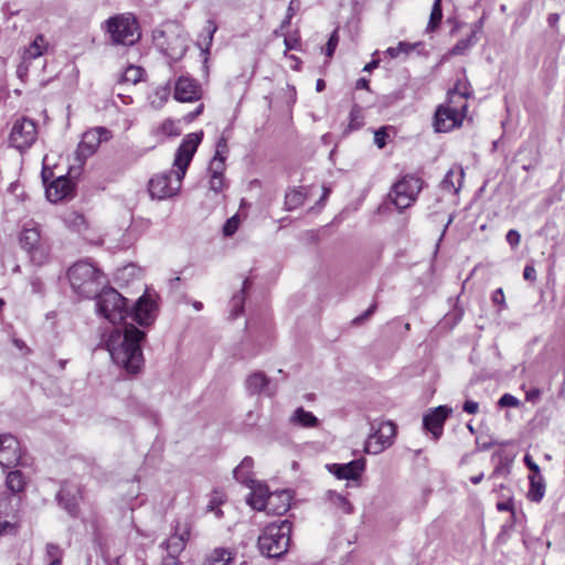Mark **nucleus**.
I'll use <instances>...</instances> for the list:
<instances>
[{"label": "nucleus", "mask_w": 565, "mask_h": 565, "mask_svg": "<svg viewBox=\"0 0 565 565\" xmlns=\"http://www.w3.org/2000/svg\"><path fill=\"white\" fill-rule=\"evenodd\" d=\"M419 45H420V42H417V43L399 42L396 46L388 47L385 53L391 58H396L401 54L408 55L413 50H415Z\"/></svg>", "instance_id": "e433bc0d"}, {"label": "nucleus", "mask_w": 565, "mask_h": 565, "mask_svg": "<svg viewBox=\"0 0 565 565\" xmlns=\"http://www.w3.org/2000/svg\"><path fill=\"white\" fill-rule=\"evenodd\" d=\"M326 497L328 502L338 511L344 514H350L353 512V505L344 495L338 493L337 491L329 490L327 491Z\"/></svg>", "instance_id": "cd10ccee"}, {"label": "nucleus", "mask_w": 565, "mask_h": 565, "mask_svg": "<svg viewBox=\"0 0 565 565\" xmlns=\"http://www.w3.org/2000/svg\"><path fill=\"white\" fill-rule=\"evenodd\" d=\"M246 388L252 395L264 393L271 396L276 392V388L270 385L269 379L263 372L252 373L246 379Z\"/></svg>", "instance_id": "5701e85b"}, {"label": "nucleus", "mask_w": 565, "mask_h": 565, "mask_svg": "<svg viewBox=\"0 0 565 565\" xmlns=\"http://www.w3.org/2000/svg\"><path fill=\"white\" fill-rule=\"evenodd\" d=\"M248 487L252 489V491L246 500L247 503L254 510L267 512V501H268L269 494H271V492L268 491L267 486L262 484V483H256L254 481V483H249Z\"/></svg>", "instance_id": "b1692460"}, {"label": "nucleus", "mask_w": 565, "mask_h": 565, "mask_svg": "<svg viewBox=\"0 0 565 565\" xmlns=\"http://www.w3.org/2000/svg\"><path fill=\"white\" fill-rule=\"evenodd\" d=\"M94 297L97 313L113 324L121 322L127 316L139 326H150L154 321L156 305L148 296H141L131 312L128 311L127 299L113 287L103 288Z\"/></svg>", "instance_id": "f257e3e1"}, {"label": "nucleus", "mask_w": 565, "mask_h": 565, "mask_svg": "<svg viewBox=\"0 0 565 565\" xmlns=\"http://www.w3.org/2000/svg\"><path fill=\"white\" fill-rule=\"evenodd\" d=\"M497 509L499 511H512L513 512V503L511 500L501 501L497 503Z\"/></svg>", "instance_id": "680f3d73"}, {"label": "nucleus", "mask_w": 565, "mask_h": 565, "mask_svg": "<svg viewBox=\"0 0 565 565\" xmlns=\"http://www.w3.org/2000/svg\"><path fill=\"white\" fill-rule=\"evenodd\" d=\"M191 524L188 520H178L174 525V533L161 543L167 556L179 557L190 537Z\"/></svg>", "instance_id": "f8f14e48"}, {"label": "nucleus", "mask_w": 565, "mask_h": 565, "mask_svg": "<svg viewBox=\"0 0 565 565\" xmlns=\"http://www.w3.org/2000/svg\"><path fill=\"white\" fill-rule=\"evenodd\" d=\"M298 8H299V2L297 0H291L288 6V9H287L288 18H292L295 15L296 11L298 10Z\"/></svg>", "instance_id": "0e129e2a"}, {"label": "nucleus", "mask_w": 565, "mask_h": 565, "mask_svg": "<svg viewBox=\"0 0 565 565\" xmlns=\"http://www.w3.org/2000/svg\"><path fill=\"white\" fill-rule=\"evenodd\" d=\"M174 98L181 103H190L201 98V87L192 78L181 76L174 85Z\"/></svg>", "instance_id": "6ab92c4d"}, {"label": "nucleus", "mask_w": 565, "mask_h": 565, "mask_svg": "<svg viewBox=\"0 0 565 565\" xmlns=\"http://www.w3.org/2000/svg\"><path fill=\"white\" fill-rule=\"evenodd\" d=\"M305 193L302 192V190H290L289 192L286 193L285 195V206L288 211H292L297 207H299L300 205L303 204L305 202Z\"/></svg>", "instance_id": "f704fd0d"}, {"label": "nucleus", "mask_w": 565, "mask_h": 565, "mask_svg": "<svg viewBox=\"0 0 565 565\" xmlns=\"http://www.w3.org/2000/svg\"><path fill=\"white\" fill-rule=\"evenodd\" d=\"M523 277L527 281L536 280V270L532 264H526L523 270Z\"/></svg>", "instance_id": "4d7b16f0"}, {"label": "nucleus", "mask_w": 565, "mask_h": 565, "mask_svg": "<svg viewBox=\"0 0 565 565\" xmlns=\"http://www.w3.org/2000/svg\"><path fill=\"white\" fill-rule=\"evenodd\" d=\"M110 137L109 130L104 127H96L86 131L81 142L77 146L76 154L78 159H87L90 157L96 149L99 147L103 140H108Z\"/></svg>", "instance_id": "4468645a"}, {"label": "nucleus", "mask_w": 565, "mask_h": 565, "mask_svg": "<svg viewBox=\"0 0 565 565\" xmlns=\"http://www.w3.org/2000/svg\"><path fill=\"white\" fill-rule=\"evenodd\" d=\"M225 157L214 156L209 167L210 174L223 175L225 170Z\"/></svg>", "instance_id": "37998d69"}, {"label": "nucleus", "mask_w": 565, "mask_h": 565, "mask_svg": "<svg viewBox=\"0 0 565 565\" xmlns=\"http://www.w3.org/2000/svg\"><path fill=\"white\" fill-rule=\"evenodd\" d=\"M238 225H239V217L237 215L230 217L223 226L224 235L232 236L237 231Z\"/></svg>", "instance_id": "de8ad7c7"}, {"label": "nucleus", "mask_w": 565, "mask_h": 565, "mask_svg": "<svg viewBox=\"0 0 565 565\" xmlns=\"http://www.w3.org/2000/svg\"><path fill=\"white\" fill-rule=\"evenodd\" d=\"M104 29L111 45L131 46L141 38L138 20L130 12L108 18Z\"/></svg>", "instance_id": "39448f33"}, {"label": "nucleus", "mask_w": 565, "mask_h": 565, "mask_svg": "<svg viewBox=\"0 0 565 565\" xmlns=\"http://www.w3.org/2000/svg\"><path fill=\"white\" fill-rule=\"evenodd\" d=\"M13 495L7 494L6 492L0 494V518L8 516L11 512H13L14 508L12 505Z\"/></svg>", "instance_id": "79ce46f5"}, {"label": "nucleus", "mask_w": 565, "mask_h": 565, "mask_svg": "<svg viewBox=\"0 0 565 565\" xmlns=\"http://www.w3.org/2000/svg\"><path fill=\"white\" fill-rule=\"evenodd\" d=\"M202 137L203 132H193L184 137L174 157L173 166L177 170L161 172L150 179L148 191L151 198L164 200L178 194L186 169L201 143Z\"/></svg>", "instance_id": "f03ea898"}, {"label": "nucleus", "mask_w": 565, "mask_h": 565, "mask_svg": "<svg viewBox=\"0 0 565 565\" xmlns=\"http://www.w3.org/2000/svg\"><path fill=\"white\" fill-rule=\"evenodd\" d=\"M210 189L214 192H221L224 188V178L223 175L210 174Z\"/></svg>", "instance_id": "864d4df0"}, {"label": "nucleus", "mask_w": 565, "mask_h": 565, "mask_svg": "<svg viewBox=\"0 0 565 565\" xmlns=\"http://www.w3.org/2000/svg\"><path fill=\"white\" fill-rule=\"evenodd\" d=\"M491 299L493 303L501 306V308H505V299L502 288L495 289L492 294Z\"/></svg>", "instance_id": "6e6d98bb"}, {"label": "nucleus", "mask_w": 565, "mask_h": 565, "mask_svg": "<svg viewBox=\"0 0 565 565\" xmlns=\"http://www.w3.org/2000/svg\"><path fill=\"white\" fill-rule=\"evenodd\" d=\"M47 43L43 35H36L25 51V58H36L46 51Z\"/></svg>", "instance_id": "2f4dec72"}, {"label": "nucleus", "mask_w": 565, "mask_h": 565, "mask_svg": "<svg viewBox=\"0 0 565 565\" xmlns=\"http://www.w3.org/2000/svg\"><path fill=\"white\" fill-rule=\"evenodd\" d=\"M152 39L154 45L172 61L181 60L186 52V35L177 22H166L158 26Z\"/></svg>", "instance_id": "423d86ee"}, {"label": "nucleus", "mask_w": 565, "mask_h": 565, "mask_svg": "<svg viewBox=\"0 0 565 565\" xmlns=\"http://www.w3.org/2000/svg\"><path fill=\"white\" fill-rule=\"evenodd\" d=\"M364 125V115L363 109L354 105L350 113V121H349V129L350 130H358Z\"/></svg>", "instance_id": "58836bf2"}, {"label": "nucleus", "mask_w": 565, "mask_h": 565, "mask_svg": "<svg viewBox=\"0 0 565 565\" xmlns=\"http://www.w3.org/2000/svg\"><path fill=\"white\" fill-rule=\"evenodd\" d=\"M46 557L49 563H61L63 557V551L58 545L54 543H47Z\"/></svg>", "instance_id": "a19ab883"}, {"label": "nucleus", "mask_w": 565, "mask_h": 565, "mask_svg": "<svg viewBox=\"0 0 565 565\" xmlns=\"http://www.w3.org/2000/svg\"><path fill=\"white\" fill-rule=\"evenodd\" d=\"M291 523L288 520L267 525L258 537V548L267 557H280L290 544Z\"/></svg>", "instance_id": "0eeeda50"}, {"label": "nucleus", "mask_w": 565, "mask_h": 565, "mask_svg": "<svg viewBox=\"0 0 565 565\" xmlns=\"http://www.w3.org/2000/svg\"><path fill=\"white\" fill-rule=\"evenodd\" d=\"M356 88L358 89H370V86H369V79L362 77L360 79H358L356 82Z\"/></svg>", "instance_id": "774afa93"}, {"label": "nucleus", "mask_w": 565, "mask_h": 565, "mask_svg": "<svg viewBox=\"0 0 565 565\" xmlns=\"http://www.w3.org/2000/svg\"><path fill=\"white\" fill-rule=\"evenodd\" d=\"M507 243L512 249H515L521 241V235L516 230H510L505 235Z\"/></svg>", "instance_id": "3c124183"}, {"label": "nucleus", "mask_w": 565, "mask_h": 565, "mask_svg": "<svg viewBox=\"0 0 565 565\" xmlns=\"http://www.w3.org/2000/svg\"><path fill=\"white\" fill-rule=\"evenodd\" d=\"M58 504L72 516L78 513V503L82 499L81 489L72 482H63L56 495Z\"/></svg>", "instance_id": "dca6fc26"}, {"label": "nucleus", "mask_w": 565, "mask_h": 565, "mask_svg": "<svg viewBox=\"0 0 565 565\" xmlns=\"http://www.w3.org/2000/svg\"><path fill=\"white\" fill-rule=\"evenodd\" d=\"M388 138L387 127H381L374 132V143L383 149L386 146V140Z\"/></svg>", "instance_id": "09e8293b"}, {"label": "nucleus", "mask_w": 565, "mask_h": 565, "mask_svg": "<svg viewBox=\"0 0 565 565\" xmlns=\"http://www.w3.org/2000/svg\"><path fill=\"white\" fill-rule=\"evenodd\" d=\"M484 24V17H481L475 24L470 35H475L477 38V33L480 32Z\"/></svg>", "instance_id": "69168bd1"}, {"label": "nucleus", "mask_w": 565, "mask_h": 565, "mask_svg": "<svg viewBox=\"0 0 565 565\" xmlns=\"http://www.w3.org/2000/svg\"><path fill=\"white\" fill-rule=\"evenodd\" d=\"M376 309V303H373L364 313L354 319L355 323H361L366 320Z\"/></svg>", "instance_id": "052dcab7"}, {"label": "nucleus", "mask_w": 565, "mask_h": 565, "mask_svg": "<svg viewBox=\"0 0 565 565\" xmlns=\"http://www.w3.org/2000/svg\"><path fill=\"white\" fill-rule=\"evenodd\" d=\"M338 43H339V35H338V31L334 30L331 33L329 41L327 42V45H326V55L328 57H331L333 55Z\"/></svg>", "instance_id": "8fccbe9b"}, {"label": "nucleus", "mask_w": 565, "mask_h": 565, "mask_svg": "<svg viewBox=\"0 0 565 565\" xmlns=\"http://www.w3.org/2000/svg\"><path fill=\"white\" fill-rule=\"evenodd\" d=\"M463 180V171L459 169L458 171L449 170L445 178L443 179L440 186L444 191L450 193H458L461 188V183Z\"/></svg>", "instance_id": "a878e982"}, {"label": "nucleus", "mask_w": 565, "mask_h": 565, "mask_svg": "<svg viewBox=\"0 0 565 565\" xmlns=\"http://www.w3.org/2000/svg\"><path fill=\"white\" fill-rule=\"evenodd\" d=\"M327 469L338 479L356 481L365 469V461L355 459L348 463H330L327 465Z\"/></svg>", "instance_id": "a211bd4d"}, {"label": "nucleus", "mask_w": 565, "mask_h": 565, "mask_svg": "<svg viewBox=\"0 0 565 565\" xmlns=\"http://www.w3.org/2000/svg\"><path fill=\"white\" fill-rule=\"evenodd\" d=\"M146 333L134 324L124 327L122 335L117 333L119 343L116 344V335L113 334L108 344V350L113 361L124 367L129 373H137L143 362V355L140 342L145 339Z\"/></svg>", "instance_id": "7ed1b4c3"}, {"label": "nucleus", "mask_w": 565, "mask_h": 565, "mask_svg": "<svg viewBox=\"0 0 565 565\" xmlns=\"http://www.w3.org/2000/svg\"><path fill=\"white\" fill-rule=\"evenodd\" d=\"M462 409L466 413L476 414L478 412V409H479V404L477 402H473V401H466L463 403Z\"/></svg>", "instance_id": "bf43d9fd"}, {"label": "nucleus", "mask_w": 565, "mask_h": 565, "mask_svg": "<svg viewBox=\"0 0 565 565\" xmlns=\"http://www.w3.org/2000/svg\"><path fill=\"white\" fill-rule=\"evenodd\" d=\"M159 129L164 136H179L181 132L178 124L172 119H166Z\"/></svg>", "instance_id": "c03bdc74"}, {"label": "nucleus", "mask_w": 565, "mask_h": 565, "mask_svg": "<svg viewBox=\"0 0 565 565\" xmlns=\"http://www.w3.org/2000/svg\"><path fill=\"white\" fill-rule=\"evenodd\" d=\"M498 404L500 407H516L519 399L511 394H504L500 397Z\"/></svg>", "instance_id": "603ef678"}, {"label": "nucleus", "mask_w": 565, "mask_h": 565, "mask_svg": "<svg viewBox=\"0 0 565 565\" xmlns=\"http://www.w3.org/2000/svg\"><path fill=\"white\" fill-rule=\"evenodd\" d=\"M450 414L451 409L447 406H438L424 416L423 426L433 434L435 439H438L443 434L444 423Z\"/></svg>", "instance_id": "aec40b11"}, {"label": "nucleus", "mask_w": 565, "mask_h": 565, "mask_svg": "<svg viewBox=\"0 0 565 565\" xmlns=\"http://www.w3.org/2000/svg\"><path fill=\"white\" fill-rule=\"evenodd\" d=\"M232 561V551L223 547L215 548L207 558L209 565H227Z\"/></svg>", "instance_id": "7c9ffc66"}, {"label": "nucleus", "mask_w": 565, "mask_h": 565, "mask_svg": "<svg viewBox=\"0 0 565 565\" xmlns=\"http://www.w3.org/2000/svg\"><path fill=\"white\" fill-rule=\"evenodd\" d=\"M203 108H204L203 104H200V105L196 107V109H195L194 111L189 113V114L185 116V120H186V121H192V120H194L199 115H201V114H202Z\"/></svg>", "instance_id": "e2e57ef3"}, {"label": "nucleus", "mask_w": 565, "mask_h": 565, "mask_svg": "<svg viewBox=\"0 0 565 565\" xmlns=\"http://www.w3.org/2000/svg\"><path fill=\"white\" fill-rule=\"evenodd\" d=\"M217 30V25L213 20H209L206 22V25L204 26L203 32L206 33V35L202 39V43L209 49L213 41V35Z\"/></svg>", "instance_id": "49530a36"}, {"label": "nucleus", "mask_w": 565, "mask_h": 565, "mask_svg": "<svg viewBox=\"0 0 565 565\" xmlns=\"http://www.w3.org/2000/svg\"><path fill=\"white\" fill-rule=\"evenodd\" d=\"M223 499L218 494H213L207 504V511L213 512L217 519L223 516V511L220 507L223 504Z\"/></svg>", "instance_id": "a18cd8bd"}, {"label": "nucleus", "mask_w": 565, "mask_h": 565, "mask_svg": "<svg viewBox=\"0 0 565 565\" xmlns=\"http://www.w3.org/2000/svg\"><path fill=\"white\" fill-rule=\"evenodd\" d=\"M443 20L441 0H435L433 3L429 21L427 24V32H434L438 29Z\"/></svg>", "instance_id": "473e14b6"}, {"label": "nucleus", "mask_w": 565, "mask_h": 565, "mask_svg": "<svg viewBox=\"0 0 565 565\" xmlns=\"http://www.w3.org/2000/svg\"><path fill=\"white\" fill-rule=\"evenodd\" d=\"M21 448L19 440L10 435H0V466L4 468L20 463Z\"/></svg>", "instance_id": "2eb2a0df"}, {"label": "nucleus", "mask_w": 565, "mask_h": 565, "mask_svg": "<svg viewBox=\"0 0 565 565\" xmlns=\"http://www.w3.org/2000/svg\"><path fill=\"white\" fill-rule=\"evenodd\" d=\"M422 189L423 181L420 178L406 174L392 186L390 199L402 211L414 204Z\"/></svg>", "instance_id": "6e6552de"}, {"label": "nucleus", "mask_w": 565, "mask_h": 565, "mask_svg": "<svg viewBox=\"0 0 565 565\" xmlns=\"http://www.w3.org/2000/svg\"><path fill=\"white\" fill-rule=\"evenodd\" d=\"M24 478L19 470L10 471L6 479V486L11 491L10 495L19 493L24 488Z\"/></svg>", "instance_id": "c756f323"}, {"label": "nucleus", "mask_w": 565, "mask_h": 565, "mask_svg": "<svg viewBox=\"0 0 565 565\" xmlns=\"http://www.w3.org/2000/svg\"><path fill=\"white\" fill-rule=\"evenodd\" d=\"M290 423L305 428H312L318 426L319 420L311 412L306 411L303 407H298L290 417Z\"/></svg>", "instance_id": "bb28decb"}, {"label": "nucleus", "mask_w": 565, "mask_h": 565, "mask_svg": "<svg viewBox=\"0 0 565 565\" xmlns=\"http://www.w3.org/2000/svg\"><path fill=\"white\" fill-rule=\"evenodd\" d=\"M465 116L456 113L455 108L440 105L434 116V127L437 132H448L461 125Z\"/></svg>", "instance_id": "f3484780"}, {"label": "nucleus", "mask_w": 565, "mask_h": 565, "mask_svg": "<svg viewBox=\"0 0 565 565\" xmlns=\"http://www.w3.org/2000/svg\"><path fill=\"white\" fill-rule=\"evenodd\" d=\"M248 284H249V281L247 279H245L243 282V288H242L241 292L235 294L231 299V306H232L231 315L233 318H237L244 311V302H245L244 291H245V288L248 286Z\"/></svg>", "instance_id": "72a5a7b5"}, {"label": "nucleus", "mask_w": 565, "mask_h": 565, "mask_svg": "<svg viewBox=\"0 0 565 565\" xmlns=\"http://www.w3.org/2000/svg\"><path fill=\"white\" fill-rule=\"evenodd\" d=\"M524 463L526 465L529 470L533 472L531 476H540L541 475L539 465L532 460L530 455L524 456Z\"/></svg>", "instance_id": "13d9d810"}, {"label": "nucleus", "mask_w": 565, "mask_h": 565, "mask_svg": "<svg viewBox=\"0 0 565 565\" xmlns=\"http://www.w3.org/2000/svg\"><path fill=\"white\" fill-rule=\"evenodd\" d=\"M72 289L77 295L92 298L105 282L103 273L88 262H77L67 270Z\"/></svg>", "instance_id": "20e7f679"}, {"label": "nucleus", "mask_w": 565, "mask_h": 565, "mask_svg": "<svg viewBox=\"0 0 565 565\" xmlns=\"http://www.w3.org/2000/svg\"><path fill=\"white\" fill-rule=\"evenodd\" d=\"M228 152V147H227V139L222 136L218 140H217V143H216V151H215V154L214 156H217V157H225L226 158V154Z\"/></svg>", "instance_id": "5fc2aeb1"}, {"label": "nucleus", "mask_w": 565, "mask_h": 565, "mask_svg": "<svg viewBox=\"0 0 565 565\" xmlns=\"http://www.w3.org/2000/svg\"><path fill=\"white\" fill-rule=\"evenodd\" d=\"M374 430L365 443L364 451L372 455L382 452L385 448L390 447L396 434V427L392 422H382Z\"/></svg>", "instance_id": "9b49d317"}, {"label": "nucleus", "mask_w": 565, "mask_h": 565, "mask_svg": "<svg viewBox=\"0 0 565 565\" xmlns=\"http://www.w3.org/2000/svg\"><path fill=\"white\" fill-rule=\"evenodd\" d=\"M470 93L465 83L458 82L454 89L448 92V99L446 103L447 108H455L456 113H461L466 116L467 111V99Z\"/></svg>", "instance_id": "412c9836"}, {"label": "nucleus", "mask_w": 565, "mask_h": 565, "mask_svg": "<svg viewBox=\"0 0 565 565\" xmlns=\"http://www.w3.org/2000/svg\"><path fill=\"white\" fill-rule=\"evenodd\" d=\"M477 42L478 38H475V35H469L467 39H461L449 51V55H463Z\"/></svg>", "instance_id": "4c0bfd02"}, {"label": "nucleus", "mask_w": 565, "mask_h": 565, "mask_svg": "<svg viewBox=\"0 0 565 565\" xmlns=\"http://www.w3.org/2000/svg\"><path fill=\"white\" fill-rule=\"evenodd\" d=\"M530 490L527 492V498L533 502H540L544 497L545 483L543 477L540 476H530Z\"/></svg>", "instance_id": "c85d7f7f"}, {"label": "nucleus", "mask_w": 565, "mask_h": 565, "mask_svg": "<svg viewBox=\"0 0 565 565\" xmlns=\"http://www.w3.org/2000/svg\"><path fill=\"white\" fill-rule=\"evenodd\" d=\"M143 75V68L139 66H129L126 68L124 74L121 75V82H128L131 84H137L140 82L141 77Z\"/></svg>", "instance_id": "ea45409f"}, {"label": "nucleus", "mask_w": 565, "mask_h": 565, "mask_svg": "<svg viewBox=\"0 0 565 565\" xmlns=\"http://www.w3.org/2000/svg\"><path fill=\"white\" fill-rule=\"evenodd\" d=\"M291 498V493L288 490L271 492L267 501V513L275 515L285 514L290 508Z\"/></svg>", "instance_id": "4be33fe9"}, {"label": "nucleus", "mask_w": 565, "mask_h": 565, "mask_svg": "<svg viewBox=\"0 0 565 565\" xmlns=\"http://www.w3.org/2000/svg\"><path fill=\"white\" fill-rule=\"evenodd\" d=\"M170 86L163 85L156 88L153 95L151 96L150 104L153 108H161L170 96Z\"/></svg>", "instance_id": "c9c22d12"}, {"label": "nucleus", "mask_w": 565, "mask_h": 565, "mask_svg": "<svg viewBox=\"0 0 565 565\" xmlns=\"http://www.w3.org/2000/svg\"><path fill=\"white\" fill-rule=\"evenodd\" d=\"M254 465V460L250 457H245L241 463L234 469L233 476L234 478L246 486L249 483H254V479L252 478V468Z\"/></svg>", "instance_id": "393cba45"}, {"label": "nucleus", "mask_w": 565, "mask_h": 565, "mask_svg": "<svg viewBox=\"0 0 565 565\" xmlns=\"http://www.w3.org/2000/svg\"><path fill=\"white\" fill-rule=\"evenodd\" d=\"M161 565H181V564L179 563L178 557L166 556L162 559V564Z\"/></svg>", "instance_id": "338daca9"}, {"label": "nucleus", "mask_w": 565, "mask_h": 565, "mask_svg": "<svg viewBox=\"0 0 565 565\" xmlns=\"http://www.w3.org/2000/svg\"><path fill=\"white\" fill-rule=\"evenodd\" d=\"M43 183L45 184V194L50 202L57 203L67 199L73 193V183L67 177L61 175L49 182L47 170L42 171Z\"/></svg>", "instance_id": "ddd939ff"}, {"label": "nucleus", "mask_w": 565, "mask_h": 565, "mask_svg": "<svg viewBox=\"0 0 565 565\" xmlns=\"http://www.w3.org/2000/svg\"><path fill=\"white\" fill-rule=\"evenodd\" d=\"M38 138V127L34 120L22 117L17 119L9 135V145L21 153L32 147Z\"/></svg>", "instance_id": "9d476101"}, {"label": "nucleus", "mask_w": 565, "mask_h": 565, "mask_svg": "<svg viewBox=\"0 0 565 565\" xmlns=\"http://www.w3.org/2000/svg\"><path fill=\"white\" fill-rule=\"evenodd\" d=\"M20 244L34 265L41 266L47 262L50 247L46 242L42 239L38 227H25L20 234Z\"/></svg>", "instance_id": "1a4fd4ad"}]
</instances>
